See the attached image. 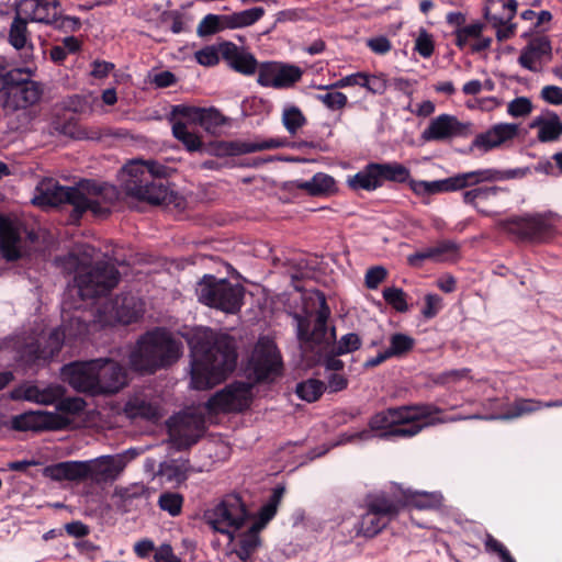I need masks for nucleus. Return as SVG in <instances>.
I'll return each instance as SVG.
<instances>
[{"instance_id":"nucleus-31","label":"nucleus","mask_w":562,"mask_h":562,"mask_svg":"<svg viewBox=\"0 0 562 562\" xmlns=\"http://www.w3.org/2000/svg\"><path fill=\"white\" fill-rule=\"evenodd\" d=\"M518 134V125L514 123H499L492 126L484 133H480L475 136L472 145L476 148H481L484 151H488L493 148L501 146L507 140H512Z\"/></svg>"},{"instance_id":"nucleus-25","label":"nucleus","mask_w":562,"mask_h":562,"mask_svg":"<svg viewBox=\"0 0 562 562\" xmlns=\"http://www.w3.org/2000/svg\"><path fill=\"white\" fill-rule=\"evenodd\" d=\"M20 224L0 213V254L8 261L13 262L22 257Z\"/></svg>"},{"instance_id":"nucleus-13","label":"nucleus","mask_w":562,"mask_h":562,"mask_svg":"<svg viewBox=\"0 0 562 562\" xmlns=\"http://www.w3.org/2000/svg\"><path fill=\"white\" fill-rule=\"evenodd\" d=\"M81 199L79 204L80 218L90 211L94 216L106 217L112 212V206L120 199V191L110 183H100L94 180L80 182Z\"/></svg>"},{"instance_id":"nucleus-54","label":"nucleus","mask_w":562,"mask_h":562,"mask_svg":"<svg viewBox=\"0 0 562 562\" xmlns=\"http://www.w3.org/2000/svg\"><path fill=\"white\" fill-rule=\"evenodd\" d=\"M279 63L280 61H265L259 64L257 69L258 85L277 89Z\"/></svg>"},{"instance_id":"nucleus-15","label":"nucleus","mask_w":562,"mask_h":562,"mask_svg":"<svg viewBox=\"0 0 562 562\" xmlns=\"http://www.w3.org/2000/svg\"><path fill=\"white\" fill-rule=\"evenodd\" d=\"M82 201L80 188L64 187L53 179L41 181L33 199V203L40 206L71 205L70 218L72 222L80 220L79 204Z\"/></svg>"},{"instance_id":"nucleus-14","label":"nucleus","mask_w":562,"mask_h":562,"mask_svg":"<svg viewBox=\"0 0 562 562\" xmlns=\"http://www.w3.org/2000/svg\"><path fill=\"white\" fill-rule=\"evenodd\" d=\"M254 383L233 381L214 393L206 402L211 413H241L248 409L254 400Z\"/></svg>"},{"instance_id":"nucleus-3","label":"nucleus","mask_w":562,"mask_h":562,"mask_svg":"<svg viewBox=\"0 0 562 562\" xmlns=\"http://www.w3.org/2000/svg\"><path fill=\"white\" fill-rule=\"evenodd\" d=\"M170 171L157 161L134 159L121 168L119 179L126 195L154 205L169 204L173 200Z\"/></svg>"},{"instance_id":"nucleus-7","label":"nucleus","mask_w":562,"mask_h":562,"mask_svg":"<svg viewBox=\"0 0 562 562\" xmlns=\"http://www.w3.org/2000/svg\"><path fill=\"white\" fill-rule=\"evenodd\" d=\"M196 295L199 302L206 306L235 314L243 306L245 288L241 284H233L227 279L206 274L198 284Z\"/></svg>"},{"instance_id":"nucleus-19","label":"nucleus","mask_w":562,"mask_h":562,"mask_svg":"<svg viewBox=\"0 0 562 562\" xmlns=\"http://www.w3.org/2000/svg\"><path fill=\"white\" fill-rule=\"evenodd\" d=\"M285 144L286 140L281 138H269L256 142L217 140L210 145V151L217 157L239 156L261 150L281 148L284 147Z\"/></svg>"},{"instance_id":"nucleus-26","label":"nucleus","mask_w":562,"mask_h":562,"mask_svg":"<svg viewBox=\"0 0 562 562\" xmlns=\"http://www.w3.org/2000/svg\"><path fill=\"white\" fill-rule=\"evenodd\" d=\"M67 419L50 413L26 412L11 419V427L18 431L59 429L64 427Z\"/></svg>"},{"instance_id":"nucleus-29","label":"nucleus","mask_w":562,"mask_h":562,"mask_svg":"<svg viewBox=\"0 0 562 562\" xmlns=\"http://www.w3.org/2000/svg\"><path fill=\"white\" fill-rule=\"evenodd\" d=\"M60 8L59 0H21L18 10L29 21L50 26Z\"/></svg>"},{"instance_id":"nucleus-5","label":"nucleus","mask_w":562,"mask_h":562,"mask_svg":"<svg viewBox=\"0 0 562 562\" xmlns=\"http://www.w3.org/2000/svg\"><path fill=\"white\" fill-rule=\"evenodd\" d=\"M182 355V342L168 329L156 327L143 334L130 353L135 372L153 374L176 363Z\"/></svg>"},{"instance_id":"nucleus-49","label":"nucleus","mask_w":562,"mask_h":562,"mask_svg":"<svg viewBox=\"0 0 562 562\" xmlns=\"http://www.w3.org/2000/svg\"><path fill=\"white\" fill-rule=\"evenodd\" d=\"M326 390V384L317 379H308L296 385V395L308 403L317 401Z\"/></svg>"},{"instance_id":"nucleus-21","label":"nucleus","mask_w":562,"mask_h":562,"mask_svg":"<svg viewBox=\"0 0 562 562\" xmlns=\"http://www.w3.org/2000/svg\"><path fill=\"white\" fill-rule=\"evenodd\" d=\"M105 310L113 322L130 325L143 317L144 303L131 292H122L105 306Z\"/></svg>"},{"instance_id":"nucleus-23","label":"nucleus","mask_w":562,"mask_h":562,"mask_svg":"<svg viewBox=\"0 0 562 562\" xmlns=\"http://www.w3.org/2000/svg\"><path fill=\"white\" fill-rule=\"evenodd\" d=\"M98 361L100 395L115 394L121 391L127 384V370L111 359L100 358Z\"/></svg>"},{"instance_id":"nucleus-16","label":"nucleus","mask_w":562,"mask_h":562,"mask_svg":"<svg viewBox=\"0 0 562 562\" xmlns=\"http://www.w3.org/2000/svg\"><path fill=\"white\" fill-rule=\"evenodd\" d=\"M168 434L172 446L181 451L195 445L203 436L205 420L198 414H181L167 422Z\"/></svg>"},{"instance_id":"nucleus-4","label":"nucleus","mask_w":562,"mask_h":562,"mask_svg":"<svg viewBox=\"0 0 562 562\" xmlns=\"http://www.w3.org/2000/svg\"><path fill=\"white\" fill-rule=\"evenodd\" d=\"M319 307L312 321L310 316L293 314L296 323V338L302 351H314L317 346L331 347L336 355H347L361 347V338L356 333H348L337 340L336 327L329 326L330 308L324 293L318 292Z\"/></svg>"},{"instance_id":"nucleus-36","label":"nucleus","mask_w":562,"mask_h":562,"mask_svg":"<svg viewBox=\"0 0 562 562\" xmlns=\"http://www.w3.org/2000/svg\"><path fill=\"white\" fill-rule=\"evenodd\" d=\"M530 128H538L537 138L540 143L557 142L562 136V121L551 110H546L530 123Z\"/></svg>"},{"instance_id":"nucleus-56","label":"nucleus","mask_w":562,"mask_h":562,"mask_svg":"<svg viewBox=\"0 0 562 562\" xmlns=\"http://www.w3.org/2000/svg\"><path fill=\"white\" fill-rule=\"evenodd\" d=\"M382 296L384 301L398 313H406L409 310L406 293L401 288H385L382 292Z\"/></svg>"},{"instance_id":"nucleus-45","label":"nucleus","mask_w":562,"mask_h":562,"mask_svg":"<svg viewBox=\"0 0 562 562\" xmlns=\"http://www.w3.org/2000/svg\"><path fill=\"white\" fill-rule=\"evenodd\" d=\"M160 472L169 480L182 483L188 479L191 472V464L189 459L171 460L161 465Z\"/></svg>"},{"instance_id":"nucleus-41","label":"nucleus","mask_w":562,"mask_h":562,"mask_svg":"<svg viewBox=\"0 0 562 562\" xmlns=\"http://www.w3.org/2000/svg\"><path fill=\"white\" fill-rule=\"evenodd\" d=\"M555 405L557 403L554 402L542 403L541 401L537 400L517 398L508 406V408L506 409V412L503 413L501 418L514 419L521 417L524 415L532 414L537 411H540L543 407H551Z\"/></svg>"},{"instance_id":"nucleus-39","label":"nucleus","mask_w":562,"mask_h":562,"mask_svg":"<svg viewBox=\"0 0 562 562\" xmlns=\"http://www.w3.org/2000/svg\"><path fill=\"white\" fill-rule=\"evenodd\" d=\"M130 418H144L147 420H158L160 417L158 406L142 396L131 397L124 408Z\"/></svg>"},{"instance_id":"nucleus-9","label":"nucleus","mask_w":562,"mask_h":562,"mask_svg":"<svg viewBox=\"0 0 562 562\" xmlns=\"http://www.w3.org/2000/svg\"><path fill=\"white\" fill-rule=\"evenodd\" d=\"M411 178V170L397 161L369 162L360 171L347 179L348 187L353 191H374L384 182L405 183Z\"/></svg>"},{"instance_id":"nucleus-47","label":"nucleus","mask_w":562,"mask_h":562,"mask_svg":"<svg viewBox=\"0 0 562 562\" xmlns=\"http://www.w3.org/2000/svg\"><path fill=\"white\" fill-rule=\"evenodd\" d=\"M303 70L293 64L279 63L277 89H289L302 79Z\"/></svg>"},{"instance_id":"nucleus-55","label":"nucleus","mask_w":562,"mask_h":562,"mask_svg":"<svg viewBox=\"0 0 562 562\" xmlns=\"http://www.w3.org/2000/svg\"><path fill=\"white\" fill-rule=\"evenodd\" d=\"M285 494V487L282 485H278L273 488L271 496L268 502L261 506L259 509L258 516L263 518L266 521H270L278 512V507Z\"/></svg>"},{"instance_id":"nucleus-48","label":"nucleus","mask_w":562,"mask_h":562,"mask_svg":"<svg viewBox=\"0 0 562 562\" xmlns=\"http://www.w3.org/2000/svg\"><path fill=\"white\" fill-rule=\"evenodd\" d=\"M307 119L296 105H288L282 111V124L289 134L295 135L305 124Z\"/></svg>"},{"instance_id":"nucleus-32","label":"nucleus","mask_w":562,"mask_h":562,"mask_svg":"<svg viewBox=\"0 0 562 562\" xmlns=\"http://www.w3.org/2000/svg\"><path fill=\"white\" fill-rule=\"evenodd\" d=\"M552 46L547 36H536L521 49L518 64L530 71H538L537 60H551Z\"/></svg>"},{"instance_id":"nucleus-6","label":"nucleus","mask_w":562,"mask_h":562,"mask_svg":"<svg viewBox=\"0 0 562 562\" xmlns=\"http://www.w3.org/2000/svg\"><path fill=\"white\" fill-rule=\"evenodd\" d=\"M471 172L480 173L476 177L474 184H469L465 189H462V202L467 205L472 206L477 213L492 217L497 212L492 211L485 205L492 202L501 193H508L509 190L504 187L491 184L497 181H505L510 179L524 178L528 173V168H516V169H497V168H482L472 170Z\"/></svg>"},{"instance_id":"nucleus-28","label":"nucleus","mask_w":562,"mask_h":562,"mask_svg":"<svg viewBox=\"0 0 562 562\" xmlns=\"http://www.w3.org/2000/svg\"><path fill=\"white\" fill-rule=\"evenodd\" d=\"M390 495H392V499H395L400 503L397 506L398 515L406 507H414L417 509H435L441 505L442 501V495L436 492L428 493L397 488L395 491H391Z\"/></svg>"},{"instance_id":"nucleus-22","label":"nucleus","mask_w":562,"mask_h":562,"mask_svg":"<svg viewBox=\"0 0 562 562\" xmlns=\"http://www.w3.org/2000/svg\"><path fill=\"white\" fill-rule=\"evenodd\" d=\"M251 363L254 384L272 381L282 372L281 356L271 346H263L257 350Z\"/></svg>"},{"instance_id":"nucleus-27","label":"nucleus","mask_w":562,"mask_h":562,"mask_svg":"<svg viewBox=\"0 0 562 562\" xmlns=\"http://www.w3.org/2000/svg\"><path fill=\"white\" fill-rule=\"evenodd\" d=\"M220 50L223 59L234 71L244 76H252L257 72L259 64L251 53L239 48L233 42L221 43Z\"/></svg>"},{"instance_id":"nucleus-43","label":"nucleus","mask_w":562,"mask_h":562,"mask_svg":"<svg viewBox=\"0 0 562 562\" xmlns=\"http://www.w3.org/2000/svg\"><path fill=\"white\" fill-rule=\"evenodd\" d=\"M172 135L190 153L199 151L203 147L201 137L196 133L189 131L188 125L181 121L172 125Z\"/></svg>"},{"instance_id":"nucleus-17","label":"nucleus","mask_w":562,"mask_h":562,"mask_svg":"<svg viewBox=\"0 0 562 562\" xmlns=\"http://www.w3.org/2000/svg\"><path fill=\"white\" fill-rule=\"evenodd\" d=\"M98 359L86 362H71L63 367V376L77 392L91 396L100 395Z\"/></svg>"},{"instance_id":"nucleus-53","label":"nucleus","mask_w":562,"mask_h":562,"mask_svg":"<svg viewBox=\"0 0 562 562\" xmlns=\"http://www.w3.org/2000/svg\"><path fill=\"white\" fill-rule=\"evenodd\" d=\"M183 496L177 492H164L158 498V506L170 516L176 517L181 514L183 506Z\"/></svg>"},{"instance_id":"nucleus-1","label":"nucleus","mask_w":562,"mask_h":562,"mask_svg":"<svg viewBox=\"0 0 562 562\" xmlns=\"http://www.w3.org/2000/svg\"><path fill=\"white\" fill-rule=\"evenodd\" d=\"M190 384L195 390H210L222 383L237 364L235 340L228 334L211 328L195 330L190 340Z\"/></svg>"},{"instance_id":"nucleus-18","label":"nucleus","mask_w":562,"mask_h":562,"mask_svg":"<svg viewBox=\"0 0 562 562\" xmlns=\"http://www.w3.org/2000/svg\"><path fill=\"white\" fill-rule=\"evenodd\" d=\"M138 453L134 449H128L114 456H102L89 462V477L95 483H106L114 481L124 471L127 463Z\"/></svg>"},{"instance_id":"nucleus-62","label":"nucleus","mask_w":562,"mask_h":562,"mask_svg":"<svg viewBox=\"0 0 562 562\" xmlns=\"http://www.w3.org/2000/svg\"><path fill=\"white\" fill-rule=\"evenodd\" d=\"M532 111V103L526 97H518L510 101L507 106V112L513 117H524Z\"/></svg>"},{"instance_id":"nucleus-64","label":"nucleus","mask_w":562,"mask_h":562,"mask_svg":"<svg viewBox=\"0 0 562 562\" xmlns=\"http://www.w3.org/2000/svg\"><path fill=\"white\" fill-rule=\"evenodd\" d=\"M387 277V270L382 266H374L367 270L364 276V284L368 289L374 290Z\"/></svg>"},{"instance_id":"nucleus-50","label":"nucleus","mask_w":562,"mask_h":562,"mask_svg":"<svg viewBox=\"0 0 562 562\" xmlns=\"http://www.w3.org/2000/svg\"><path fill=\"white\" fill-rule=\"evenodd\" d=\"M415 339L406 334L395 333L390 337V347L385 349L390 358H401L413 350Z\"/></svg>"},{"instance_id":"nucleus-34","label":"nucleus","mask_w":562,"mask_h":562,"mask_svg":"<svg viewBox=\"0 0 562 562\" xmlns=\"http://www.w3.org/2000/svg\"><path fill=\"white\" fill-rule=\"evenodd\" d=\"M88 461H64L44 469V475L54 481L90 480Z\"/></svg>"},{"instance_id":"nucleus-63","label":"nucleus","mask_w":562,"mask_h":562,"mask_svg":"<svg viewBox=\"0 0 562 562\" xmlns=\"http://www.w3.org/2000/svg\"><path fill=\"white\" fill-rule=\"evenodd\" d=\"M435 45L432 36L425 30H422L415 41V50L424 58H429L434 54Z\"/></svg>"},{"instance_id":"nucleus-58","label":"nucleus","mask_w":562,"mask_h":562,"mask_svg":"<svg viewBox=\"0 0 562 562\" xmlns=\"http://www.w3.org/2000/svg\"><path fill=\"white\" fill-rule=\"evenodd\" d=\"M484 549L487 553L496 554L502 562H516L508 549L491 533H486Z\"/></svg>"},{"instance_id":"nucleus-35","label":"nucleus","mask_w":562,"mask_h":562,"mask_svg":"<svg viewBox=\"0 0 562 562\" xmlns=\"http://www.w3.org/2000/svg\"><path fill=\"white\" fill-rule=\"evenodd\" d=\"M459 252V246L452 240H441L436 246L416 251L407 257V263L414 268H420L425 260L441 261L453 258Z\"/></svg>"},{"instance_id":"nucleus-40","label":"nucleus","mask_w":562,"mask_h":562,"mask_svg":"<svg viewBox=\"0 0 562 562\" xmlns=\"http://www.w3.org/2000/svg\"><path fill=\"white\" fill-rule=\"evenodd\" d=\"M120 503L117 508L122 513H130L138 508L139 504L146 503L149 497L148 488L143 484L132 485L120 492Z\"/></svg>"},{"instance_id":"nucleus-20","label":"nucleus","mask_w":562,"mask_h":562,"mask_svg":"<svg viewBox=\"0 0 562 562\" xmlns=\"http://www.w3.org/2000/svg\"><path fill=\"white\" fill-rule=\"evenodd\" d=\"M469 124L462 123L454 115L440 114L432 119L426 130L422 133L425 142H445L454 137L465 136Z\"/></svg>"},{"instance_id":"nucleus-60","label":"nucleus","mask_w":562,"mask_h":562,"mask_svg":"<svg viewBox=\"0 0 562 562\" xmlns=\"http://www.w3.org/2000/svg\"><path fill=\"white\" fill-rule=\"evenodd\" d=\"M220 47L216 48L214 45L205 46L194 53V57L198 64L205 67H213L220 63Z\"/></svg>"},{"instance_id":"nucleus-2","label":"nucleus","mask_w":562,"mask_h":562,"mask_svg":"<svg viewBox=\"0 0 562 562\" xmlns=\"http://www.w3.org/2000/svg\"><path fill=\"white\" fill-rule=\"evenodd\" d=\"M439 413L441 409L434 404L389 407L369 419V429L346 434L344 441L370 440L373 437L372 432H379L378 437L381 439L411 438L430 424L427 419Z\"/></svg>"},{"instance_id":"nucleus-11","label":"nucleus","mask_w":562,"mask_h":562,"mask_svg":"<svg viewBox=\"0 0 562 562\" xmlns=\"http://www.w3.org/2000/svg\"><path fill=\"white\" fill-rule=\"evenodd\" d=\"M501 228L516 241L544 243L555 234V226L547 214L512 216L499 223Z\"/></svg>"},{"instance_id":"nucleus-51","label":"nucleus","mask_w":562,"mask_h":562,"mask_svg":"<svg viewBox=\"0 0 562 562\" xmlns=\"http://www.w3.org/2000/svg\"><path fill=\"white\" fill-rule=\"evenodd\" d=\"M484 16L492 26L496 29V38L498 42L507 41L515 35L517 25L513 23L512 20L491 14L487 9L485 10Z\"/></svg>"},{"instance_id":"nucleus-57","label":"nucleus","mask_w":562,"mask_h":562,"mask_svg":"<svg viewBox=\"0 0 562 562\" xmlns=\"http://www.w3.org/2000/svg\"><path fill=\"white\" fill-rule=\"evenodd\" d=\"M81 20L78 16L63 14L61 8L50 26L63 33H75L81 29Z\"/></svg>"},{"instance_id":"nucleus-8","label":"nucleus","mask_w":562,"mask_h":562,"mask_svg":"<svg viewBox=\"0 0 562 562\" xmlns=\"http://www.w3.org/2000/svg\"><path fill=\"white\" fill-rule=\"evenodd\" d=\"M364 502L367 510L358 522V533L366 538H373L397 518L400 503L392 499V495L386 491L368 494Z\"/></svg>"},{"instance_id":"nucleus-10","label":"nucleus","mask_w":562,"mask_h":562,"mask_svg":"<svg viewBox=\"0 0 562 562\" xmlns=\"http://www.w3.org/2000/svg\"><path fill=\"white\" fill-rule=\"evenodd\" d=\"M120 280V271L109 261H98L75 277L78 293L82 300L109 294Z\"/></svg>"},{"instance_id":"nucleus-33","label":"nucleus","mask_w":562,"mask_h":562,"mask_svg":"<svg viewBox=\"0 0 562 562\" xmlns=\"http://www.w3.org/2000/svg\"><path fill=\"white\" fill-rule=\"evenodd\" d=\"M65 390L60 385H49L44 389L37 385H21L15 387L11 397L15 401L24 400L41 405H52L64 395Z\"/></svg>"},{"instance_id":"nucleus-38","label":"nucleus","mask_w":562,"mask_h":562,"mask_svg":"<svg viewBox=\"0 0 562 562\" xmlns=\"http://www.w3.org/2000/svg\"><path fill=\"white\" fill-rule=\"evenodd\" d=\"M480 176L475 172H459L446 179L428 181V195L461 191L469 184H474Z\"/></svg>"},{"instance_id":"nucleus-30","label":"nucleus","mask_w":562,"mask_h":562,"mask_svg":"<svg viewBox=\"0 0 562 562\" xmlns=\"http://www.w3.org/2000/svg\"><path fill=\"white\" fill-rule=\"evenodd\" d=\"M43 90L38 82L30 79L22 86L11 88L3 101L5 110L26 109L35 104L42 97Z\"/></svg>"},{"instance_id":"nucleus-42","label":"nucleus","mask_w":562,"mask_h":562,"mask_svg":"<svg viewBox=\"0 0 562 562\" xmlns=\"http://www.w3.org/2000/svg\"><path fill=\"white\" fill-rule=\"evenodd\" d=\"M27 19L20 14L16 10V14L10 25L9 31V43L18 50L23 49L30 41V32L27 30Z\"/></svg>"},{"instance_id":"nucleus-52","label":"nucleus","mask_w":562,"mask_h":562,"mask_svg":"<svg viewBox=\"0 0 562 562\" xmlns=\"http://www.w3.org/2000/svg\"><path fill=\"white\" fill-rule=\"evenodd\" d=\"M307 353L308 351H304ZM317 360L322 362L327 370L339 371L344 369V362L338 359L341 355H336V350L331 347L317 346L314 351Z\"/></svg>"},{"instance_id":"nucleus-37","label":"nucleus","mask_w":562,"mask_h":562,"mask_svg":"<svg viewBox=\"0 0 562 562\" xmlns=\"http://www.w3.org/2000/svg\"><path fill=\"white\" fill-rule=\"evenodd\" d=\"M335 186L334 179L323 172H318L311 180H293L285 183V189L302 190L311 196H321L329 193Z\"/></svg>"},{"instance_id":"nucleus-61","label":"nucleus","mask_w":562,"mask_h":562,"mask_svg":"<svg viewBox=\"0 0 562 562\" xmlns=\"http://www.w3.org/2000/svg\"><path fill=\"white\" fill-rule=\"evenodd\" d=\"M316 100L321 101L329 110H341L347 105L348 98L345 93L335 91L325 94H317Z\"/></svg>"},{"instance_id":"nucleus-44","label":"nucleus","mask_w":562,"mask_h":562,"mask_svg":"<svg viewBox=\"0 0 562 562\" xmlns=\"http://www.w3.org/2000/svg\"><path fill=\"white\" fill-rule=\"evenodd\" d=\"M265 14V9L255 7L233 14H227L228 29H240L255 24Z\"/></svg>"},{"instance_id":"nucleus-12","label":"nucleus","mask_w":562,"mask_h":562,"mask_svg":"<svg viewBox=\"0 0 562 562\" xmlns=\"http://www.w3.org/2000/svg\"><path fill=\"white\" fill-rule=\"evenodd\" d=\"M204 517L215 531L231 535L244 526L249 513L238 494H228L212 509L206 510Z\"/></svg>"},{"instance_id":"nucleus-46","label":"nucleus","mask_w":562,"mask_h":562,"mask_svg":"<svg viewBox=\"0 0 562 562\" xmlns=\"http://www.w3.org/2000/svg\"><path fill=\"white\" fill-rule=\"evenodd\" d=\"M227 16L225 14H206L199 23L196 33L200 37H206L228 29Z\"/></svg>"},{"instance_id":"nucleus-24","label":"nucleus","mask_w":562,"mask_h":562,"mask_svg":"<svg viewBox=\"0 0 562 562\" xmlns=\"http://www.w3.org/2000/svg\"><path fill=\"white\" fill-rule=\"evenodd\" d=\"M172 115L180 116L189 122L199 124L207 132H214L226 123V117L215 108H196L190 105H175Z\"/></svg>"},{"instance_id":"nucleus-59","label":"nucleus","mask_w":562,"mask_h":562,"mask_svg":"<svg viewBox=\"0 0 562 562\" xmlns=\"http://www.w3.org/2000/svg\"><path fill=\"white\" fill-rule=\"evenodd\" d=\"M56 408L63 414L77 415L86 407L85 400L80 397H59L56 402Z\"/></svg>"}]
</instances>
